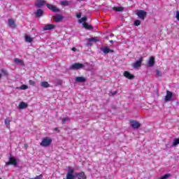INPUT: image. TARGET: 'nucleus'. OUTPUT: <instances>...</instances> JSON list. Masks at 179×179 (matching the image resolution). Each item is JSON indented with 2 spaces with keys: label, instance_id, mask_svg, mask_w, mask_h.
<instances>
[{
  "label": "nucleus",
  "instance_id": "nucleus-6",
  "mask_svg": "<svg viewBox=\"0 0 179 179\" xmlns=\"http://www.w3.org/2000/svg\"><path fill=\"white\" fill-rule=\"evenodd\" d=\"M46 6L48 9H50V10H52V12H55V13H61V10H59L57 6H53L52 4L48 3L46 4Z\"/></svg>",
  "mask_w": 179,
  "mask_h": 179
},
{
  "label": "nucleus",
  "instance_id": "nucleus-18",
  "mask_svg": "<svg viewBox=\"0 0 179 179\" xmlns=\"http://www.w3.org/2000/svg\"><path fill=\"white\" fill-rule=\"evenodd\" d=\"M83 27L86 29V30H93L94 27L92 25H89L87 22L83 23Z\"/></svg>",
  "mask_w": 179,
  "mask_h": 179
},
{
  "label": "nucleus",
  "instance_id": "nucleus-20",
  "mask_svg": "<svg viewBox=\"0 0 179 179\" xmlns=\"http://www.w3.org/2000/svg\"><path fill=\"white\" fill-rule=\"evenodd\" d=\"M29 107V105L24 102H20L19 104V108L20 110H24V108H27Z\"/></svg>",
  "mask_w": 179,
  "mask_h": 179
},
{
  "label": "nucleus",
  "instance_id": "nucleus-17",
  "mask_svg": "<svg viewBox=\"0 0 179 179\" xmlns=\"http://www.w3.org/2000/svg\"><path fill=\"white\" fill-rule=\"evenodd\" d=\"M148 65L150 68H152V66H155V57H150V59L148 62Z\"/></svg>",
  "mask_w": 179,
  "mask_h": 179
},
{
  "label": "nucleus",
  "instance_id": "nucleus-9",
  "mask_svg": "<svg viewBox=\"0 0 179 179\" xmlns=\"http://www.w3.org/2000/svg\"><path fill=\"white\" fill-rule=\"evenodd\" d=\"M142 61H143V57H140L138 61L133 64V68L137 69V68L141 67L142 66Z\"/></svg>",
  "mask_w": 179,
  "mask_h": 179
},
{
  "label": "nucleus",
  "instance_id": "nucleus-25",
  "mask_svg": "<svg viewBox=\"0 0 179 179\" xmlns=\"http://www.w3.org/2000/svg\"><path fill=\"white\" fill-rule=\"evenodd\" d=\"M4 123L5 125H6V128L9 129V128H10V120L9 119H6Z\"/></svg>",
  "mask_w": 179,
  "mask_h": 179
},
{
  "label": "nucleus",
  "instance_id": "nucleus-51",
  "mask_svg": "<svg viewBox=\"0 0 179 179\" xmlns=\"http://www.w3.org/2000/svg\"><path fill=\"white\" fill-rule=\"evenodd\" d=\"M129 1H132V0H129Z\"/></svg>",
  "mask_w": 179,
  "mask_h": 179
},
{
  "label": "nucleus",
  "instance_id": "nucleus-23",
  "mask_svg": "<svg viewBox=\"0 0 179 179\" xmlns=\"http://www.w3.org/2000/svg\"><path fill=\"white\" fill-rule=\"evenodd\" d=\"M14 62L15 64H19L20 65H24V62H23V60L18 58L14 59Z\"/></svg>",
  "mask_w": 179,
  "mask_h": 179
},
{
  "label": "nucleus",
  "instance_id": "nucleus-26",
  "mask_svg": "<svg viewBox=\"0 0 179 179\" xmlns=\"http://www.w3.org/2000/svg\"><path fill=\"white\" fill-rule=\"evenodd\" d=\"M66 179H76V173L74 175L72 173H67Z\"/></svg>",
  "mask_w": 179,
  "mask_h": 179
},
{
  "label": "nucleus",
  "instance_id": "nucleus-4",
  "mask_svg": "<svg viewBox=\"0 0 179 179\" xmlns=\"http://www.w3.org/2000/svg\"><path fill=\"white\" fill-rule=\"evenodd\" d=\"M130 125L133 129H139V128H141L142 126L139 122L134 120H130Z\"/></svg>",
  "mask_w": 179,
  "mask_h": 179
},
{
  "label": "nucleus",
  "instance_id": "nucleus-5",
  "mask_svg": "<svg viewBox=\"0 0 179 179\" xmlns=\"http://www.w3.org/2000/svg\"><path fill=\"white\" fill-rule=\"evenodd\" d=\"M83 68H85V65L81 63H74L73 64H72L70 66V69H71V71H75L77 69H82Z\"/></svg>",
  "mask_w": 179,
  "mask_h": 179
},
{
  "label": "nucleus",
  "instance_id": "nucleus-42",
  "mask_svg": "<svg viewBox=\"0 0 179 179\" xmlns=\"http://www.w3.org/2000/svg\"><path fill=\"white\" fill-rule=\"evenodd\" d=\"M176 19L179 21V11H176Z\"/></svg>",
  "mask_w": 179,
  "mask_h": 179
},
{
  "label": "nucleus",
  "instance_id": "nucleus-49",
  "mask_svg": "<svg viewBox=\"0 0 179 179\" xmlns=\"http://www.w3.org/2000/svg\"><path fill=\"white\" fill-rule=\"evenodd\" d=\"M25 147L27 148V145H25Z\"/></svg>",
  "mask_w": 179,
  "mask_h": 179
},
{
  "label": "nucleus",
  "instance_id": "nucleus-40",
  "mask_svg": "<svg viewBox=\"0 0 179 179\" xmlns=\"http://www.w3.org/2000/svg\"><path fill=\"white\" fill-rule=\"evenodd\" d=\"M66 121H69V119L64 117L62 119V124H65V122H66Z\"/></svg>",
  "mask_w": 179,
  "mask_h": 179
},
{
  "label": "nucleus",
  "instance_id": "nucleus-29",
  "mask_svg": "<svg viewBox=\"0 0 179 179\" xmlns=\"http://www.w3.org/2000/svg\"><path fill=\"white\" fill-rule=\"evenodd\" d=\"M41 86L45 88L50 87V85L48 84V82H45V81L42 82L41 84Z\"/></svg>",
  "mask_w": 179,
  "mask_h": 179
},
{
  "label": "nucleus",
  "instance_id": "nucleus-32",
  "mask_svg": "<svg viewBox=\"0 0 179 179\" xmlns=\"http://www.w3.org/2000/svg\"><path fill=\"white\" fill-rule=\"evenodd\" d=\"M171 176V174L167 173V174H165L164 176H162L159 179H167V178H169Z\"/></svg>",
  "mask_w": 179,
  "mask_h": 179
},
{
  "label": "nucleus",
  "instance_id": "nucleus-2",
  "mask_svg": "<svg viewBox=\"0 0 179 179\" xmlns=\"http://www.w3.org/2000/svg\"><path fill=\"white\" fill-rule=\"evenodd\" d=\"M52 142V139L45 137L43 138L41 143V146H43L44 148H47V146H50L51 145V143Z\"/></svg>",
  "mask_w": 179,
  "mask_h": 179
},
{
  "label": "nucleus",
  "instance_id": "nucleus-12",
  "mask_svg": "<svg viewBox=\"0 0 179 179\" xmlns=\"http://www.w3.org/2000/svg\"><path fill=\"white\" fill-rule=\"evenodd\" d=\"M124 77L127 78V79H130V80H132V79H135V76H134V74H131L129 71H124Z\"/></svg>",
  "mask_w": 179,
  "mask_h": 179
},
{
  "label": "nucleus",
  "instance_id": "nucleus-3",
  "mask_svg": "<svg viewBox=\"0 0 179 179\" xmlns=\"http://www.w3.org/2000/svg\"><path fill=\"white\" fill-rule=\"evenodd\" d=\"M136 15L141 19V20H145V17L148 16V13L143 10H138L136 13Z\"/></svg>",
  "mask_w": 179,
  "mask_h": 179
},
{
  "label": "nucleus",
  "instance_id": "nucleus-39",
  "mask_svg": "<svg viewBox=\"0 0 179 179\" xmlns=\"http://www.w3.org/2000/svg\"><path fill=\"white\" fill-rule=\"evenodd\" d=\"M43 178V176L41 174L39 176H37L35 178H31L29 179H42Z\"/></svg>",
  "mask_w": 179,
  "mask_h": 179
},
{
  "label": "nucleus",
  "instance_id": "nucleus-16",
  "mask_svg": "<svg viewBox=\"0 0 179 179\" xmlns=\"http://www.w3.org/2000/svg\"><path fill=\"white\" fill-rule=\"evenodd\" d=\"M76 82H77V83H85L86 78L85 77H76Z\"/></svg>",
  "mask_w": 179,
  "mask_h": 179
},
{
  "label": "nucleus",
  "instance_id": "nucleus-43",
  "mask_svg": "<svg viewBox=\"0 0 179 179\" xmlns=\"http://www.w3.org/2000/svg\"><path fill=\"white\" fill-rule=\"evenodd\" d=\"M76 50H77V49H76V48H71V50H72V51H74V52L76 51Z\"/></svg>",
  "mask_w": 179,
  "mask_h": 179
},
{
  "label": "nucleus",
  "instance_id": "nucleus-19",
  "mask_svg": "<svg viewBox=\"0 0 179 179\" xmlns=\"http://www.w3.org/2000/svg\"><path fill=\"white\" fill-rule=\"evenodd\" d=\"M53 29H55V25L51 24H48L43 27V30H53Z\"/></svg>",
  "mask_w": 179,
  "mask_h": 179
},
{
  "label": "nucleus",
  "instance_id": "nucleus-7",
  "mask_svg": "<svg viewBox=\"0 0 179 179\" xmlns=\"http://www.w3.org/2000/svg\"><path fill=\"white\" fill-rule=\"evenodd\" d=\"M88 43H86L87 47H90L93 45V43H97L100 41L97 37H94V38H90L87 39Z\"/></svg>",
  "mask_w": 179,
  "mask_h": 179
},
{
  "label": "nucleus",
  "instance_id": "nucleus-27",
  "mask_svg": "<svg viewBox=\"0 0 179 179\" xmlns=\"http://www.w3.org/2000/svg\"><path fill=\"white\" fill-rule=\"evenodd\" d=\"M25 41H26V43H31L33 41V38H31L30 36L27 35V36H25Z\"/></svg>",
  "mask_w": 179,
  "mask_h": 179
},
{
  "label": "nucleus",
  "instance_id": "nucleus-30",
  "mask_svg": "<svg viewBox=\"0 0 179 179\" xmlns=\"http://www.w3.org/2000/svg\"><path fill=\"white\" fill-rule=\"evenodd\" d=\"M86 20H87V17L84 16L81 19L78 20V23H86Z\"/></svg>",
  "mask_w": 179,
  "mask_h": 179
},
{
  "label": "nucleus",
  "instance_id": "nucleus-10",
  "mask_svg": "<svg viewBox=\"0 0 179 179\" xmlns=\"http://www.w3.org/2000/svg\"><path fill=\"white\" fill-rule=\"evenodd\" d=\"M44 5H45V1L44 0H37L35 3V6H36V8H38V9L43 8Z\"/></svg>",
  "mask_w": 179,
  "mask_h": 179
},
{
  "label": "nucleus",
  "instance_id": "nucleus-28",
  "mask_svg": "<svg viewBox=\"0 0 179 179\" xmlns=\"http://www.w3.org/2000/svg\"><path fill=\"white\" fill-rule=\"evenodd\" d=\"M0 75H1V76H8V73L6 70H5L4 69H1Z\"/></svg>",
  "mask_w": 179,
  "mask_h": 179
},
{
  "label": "nucleus",
  "instance_id": "nucleus-21",
  "mask_svg": "<svg viewBox=\"0 0 179 179\" xmlns=\"http://www.w3.org/2000/svg\"><path fill=\"white\" fill-rule=\"evenodd\" d=\"M112 9L113 10H115V12H122L125 8L122 6H120V7H113Z\"/></svg>",
  "mask_w": 179,
  "mask_h": 179
},
{
  "label": "nucleus",
  "instance_id": "nucleus-8",
  "mask_svg": "<svg viewBox=\"0 0 179 179\" xmlns=\"http://www.w3.org/2000/svg\"><path fill=\"white\" fill-rule=\"evenodd\" d=\"M33 15H34L36 17H42V16H44V10L38 8L34 12Z\"/></svg>",
  "mask_w": 179,
  "mask_h": 179
},
{
  "label": "nucleus",
  "instance_id": "nucleus-48",
  "mask_svg": "<svg viewBox=\"0 0 179 179\" xmlns=\"http://www.w3.org/2000/svg\"><path fill=\"white\" fill-rule=\"evenodd\" d=\"M78 1H85V0H78Z\"/></svg>",
  "mask_w": 179,
  "mask_h": 179
},
{
  "label": "nucleus",
  "instance_id": "nucleus-50",
  "mask_svg": "<svg viewBox=\"0 0 179 179\" xmlns=\"http://www.w3.org/2000/svg\"><path fill=\"white\" fill-rule=\"evenodd\" d=\"M0 179H2V178H0Z\"/></svg>",
  "mask_w": 179,
  "mask_h": 179
},
{
  "label": "nucleus",
  "instance_id": "nucleus-1",
  "mask_svg": "<svg viewBox=\"0 0 179 179\" xmlns=\"http://www.w3.org/2000/svg\"><path fill=\"white\" fill-rule=\"evenodd\" d=\"M19 159L15 157H9L8 162H6V166H13L14 167H17V163Z\"/></svg>",
  "mask_w": 179,
  "mask_h": 179
},
{
  "label": "nucleus",
  "instance_id": "nucleus-31",
  "mask_svg": "<svg viewBox=\"0 0 179 179\" xmlns=\"http://www.w3.org/2000/svg\"><path fill=\"white\" fill-rule=\"evenodd\" d=\"M60 4L62 6H69V1H62L60 2Z\"/></svg>",
  "mask_w": 179,
  "mask_h": 179
},
{
  "label": "nucleus",
  "instance_id": "nucleus-46",
  "mask_svg": "<svg viewBox=\"0 0 179 179\" xmlns=\"http://www.w3.org/2000/svg\"><path fill=\"white\" fill-rule=\"evenodd\" d=\"M2 78V74H0V79Z\"/></svg>",
  "mask_w": 179,
  "mask_h": 179
},
{
  "label": "nucleus",
  "instance_id": "nucleus-36",
  "mask_svg": "<svg viewBox=\"0 0 179 179\" xmlns=\"http://www.w3.org/2000/svg\"><path fill=\"white\" fill-rule=\"evenodd\" d=\"M134 25H136V26H141V20H136L134 21Z\"/></svg>",
  "mask_w": 179,
  "mask_h": 179
},
{
  "label": "nucleus",
  "instance_id": "nucleus-22",
  "mask_svg": "<svg viewBox=\"0 0 179 179\" xmlns=\"http://www.w3.org/2000/svg\"><path fill=\"white\" fill-rule=\"evenodd\" d=\"M101 50V51H103V54H105V55L108 54V52H112V50H110V48H108L107 47L102 48Z\"/></svg>",
  "mask_w": 179,
  "mask_h": 179
},
{
  "label": "nucleus",
  "instance_id": "nucleus-24",
  "mask_svg": "<svg viewBox=\"0 0 179 179\" xmlns=\"http://www.w3.org/2000/svg\"><path fill=\"white\" fill-rule=\"evenodd\" d=\"M75 173V169L72 166L68 167L67 174H73Z\"/></svg>",
  "mask_w": 179,
  "mask_h": 179
},
{
  "label": "nucleus",
  "instance_id": "nucleus-15",
  "mask_svg": "<svg viewBox=\"0 0 179 179\" xmlns=\"http://www.w3.org/2000/svg\"><path fill=\"white\" fill-rule=\"evenodd\" d=\"M8 24L9 27L11 29H16V24L15 23V21L13 19H8Z\"/></svg>",
  "mask_w": 179,
  "mask_h": 179
},
{
  "label": "nucleus",
  "instance_id": "nucleus-47",
  "mask_svg": "<svg viewBox=\"0 0 179 179\" xmlns=\"http://www.w3.org/2000/svg\"><path fill=\"white\" fill-rule=\"evenodd\" d=\"M113 36H114L113 34L110 35L111 37H113Z\"/></svg>",
  "mask_w": 179,
  "mask_h": 179
},
{
  "label": "nucleus",
  "instance_id": "nucleus-13",
  "mask_svg": "<svg viewBox=\"0 0 179 179\" xmlns=\"http://www.w3.org/2000/svg\"><path fill=\"white\" fill-rule=\"evenodd\" d=\"M62 19H64V16H62L59 14H57L54 17L53 20H54V22H55V23H59V22L62 21Z\"/></svg>",
  "mask_w": 179,
  "mask_h": 179
},
{
  "label": "nucleus",
  "instance_id": "nucleus-14",
  "mask_svg": "<svg viewBox=\"0 0 179 179\" xmlns=\"http://www.w3.org/2000/svg\"><path fill=\"white\" fill-rule=\"evenodd\" d=\"M86 175L85 172L76 173V179H86Z\"/></svg>",
  "mask_w": 179,
  "mask_h": 179
},
{
  "label": "nucleus",
  "instance_id": "nucleus-38",
  "mask_svg": "<svg viewBox=\"0 0 179 179\" xmlns=\"http://www.w3.org/2000/svg\"><path fill=\"white\" fill-rule=\"evenodd\" d=\"M21 90H26V89H29V86L26 85H22L20 87Z\"/></svg>",
  "mask_w": 179,
  "mask_h": 179
},
{
  "label": "nucleus",
  "instance_id": "nucleus-37",
  "mask_svg": "<svg viewBox=\"0 0 179 179\" xmlns=\"http://www.w3.org/2000/svg\"><path fill=\"white\" fill-rule=\"evenodd\" d=\"M156 75H157V76H159V77L163 76V74L162 73V71H160L159 70H156Z\"/></svg>",
  "mask_w": 179,
  "mask_h": 179
},
{
  "label": "nucleus",
  "instance_id": "nucleus-35",
  "mask_svg": "<svg viewBox=\"0 0 179 179\" xmlns=\"http://www.w3.org/2000/svg\"><path fill=\"white\" fill-rule=\"evenodd\" d=\"M29 83L31 86H36V81L32 80H29Z\"/></svg>",
  "mask_w": 179,
  "mask_h": 179
},
{
  "label": "nucleus",
  "instance_id": "nucleus-44",
  "mask_svg": "<svg viewBox=\"0 0 179 179\" xmlns=\"http://www.w3.org/2000/svg\"><path fill=\"white\" fill-rule=\"evenodd\" d=\"M110 44H113L114 43V41H110Z\"/></svg>",
  "mask_w": 179,
  "mask_h": 179
},
{
  "label": "nucleus",
  "instance_id": "nucleus-11",
  "mask_svg": "<svg viewBox=\"0 0 179 179\" xmlns=\"http://www.w3.org/2000/svg\"><path fill=\"white\" fill-rule=\"evenodd\" d=\"M172 98H173V92L167 90L166 95L165 96L166 103H167L168 101H170V100H171Z\"/></svg>",
  "mask_w": 179,
  "mask_h": 179
},
{
  "label": "nucleus",
  "instance_id": "nucleus-45",
  "mask_svg": "<svg viewBox=\"0 0 179 179\" xmlns=\"http://www.w3.org/2000/svg\"><path fill=\"white\" fill-rule=\"evenodd\" d=\"M55 131H58V128L56 127V128L55 129Z\"/></svg>",
  "mask_w": 179,
  "mask_h": 179
},
{
  "label": "nucleus",
  "instance_id": "nucleus-33",
  "mask_svg": "<svg viewBox=\"0 0 179 179\" xmlns=\"http://www.w3.org/2000/svg\"><path fill=\"white\" fill-rule=\"evenodd\" d=\"M117 93H118V91H110V93H109V96H115V94H117Z\"/></svg>",
  "mask_w": 179,
  "mask_h": 179
},
{
  "label": "nucleus",
  "instance_id": "nucleus-34",
  "mask_svg": "<svg viewBox=\"0 0 179 179\" xmlns=\"http://www.w3.org/2000/svg\"><path fill=\"white\" fill-rule=\"evenodd\" d=\"M173 146H177V145H179V138H176L173 140Z\"/></svg>",
  "mask_w": 179,
  "mask_h": 179
},
{
  "label": "nucleus",
  "instance_id": "nucleus-41",
  "mask_svg": "<svg viewBox=\"0 0 179 179\" xmlns=\"http://www.w3.org/2000/svg\"><path fill=\"white\" fill-rule=\"evenodd\" d=\"M76 17L78 19H80L82 17V13H78L77 15H76Z\"/></svg>",
  "mask_w": 179,
  "mask_h": 179
}]
</instances>
